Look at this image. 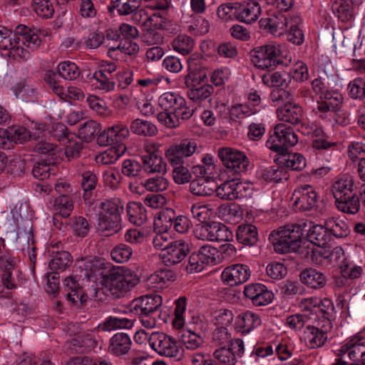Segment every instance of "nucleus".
<instances>
[{"instance_id": "1", "label": "nucleus", "mask_w": 365, "mask_h": 365, "mask_svg": "<svg viewBox=\"0 0 365 365\" xmlns=\"http://www.w3.org/2000/svg\"><path fill=\"white\" fill-rule=\"evenodd\" d=\"M162 112L157 115L158 121L169 128H175L180 120L190 119L195 113V108L187 106L184 98L176 93L167 92L158 99Z\"/></svg>"}, {"instance_id": "2", "label": "nucleus", "mask_w": 365, "mask_h": 365, "mask_svg": "<svg viewBox=\"0 0 365 365\" xmlns=\"http://www.w3.org/2000/svg\"><path fill=\"white\" fill-rule=\"evenodd\" d=\"M305 226L304 222L292 224L280 227L277 230H273L269 236V240L272 243L274 251L279 254L292 252L303 253L302 237Z\"/></svg>"}, {"instance_id": "3", "label": "nucleus", "mask_w": 365, "mask_h": 365, "mask_svg": "<svg viewBox=\"0 0 365 365\" xmlns=\"http://www.w3.org/2000/svg\"><path fill=\"white\" fill-rule=\"evenodd\" d=\"M139 280L135 273L123 267H113L104 277L106 287L115 298L123 297L138 284Z\"/></svg>"}, {"instance_id": "4", "label": "nucleus", "mask_w": 365, "mask_h": 365, "mask_svg": "<svg viewBox=\"0 0 365 365\" xmlns=\"http://www.w3.org/2000/svg\"><path fill=\"white\" fill-rule=\"evenodd\" d=\"M162 297L160 295H145L133 299L129 310L140 318L142 325L151 329L156 325L155 314L162 305Z\"/></svg>"}, {"instance_id": "5", "label": "nucleus", "mask_w": 365, "mask_h": 365, "mask_svg": "<svg viewBox=\"0 0 365 365\" xmlns=\"http://www.w3.org/2000/svg\"><path fill=\"white\" fill-rule=\"evenodd\" d=\"M252 63L258 68L274 69L277 65L283 64L281 57L279 45L276 43H268L257 46L250 52Z\"/></svg>"}, {"instance_id": "6", "label": "nucleus", "mask_w": 365, "mask_h": 365, "mask_svg": "<svg viewBox=\"0 0 365 365\" xmlns=\"http://www.w3.org/2000/svg\"><path fill=\"white\" fill-rule=\"evenodd\" d=\"M298 143V136L293 128L284 123H278L270 130V135L266 146L276 153H283L289 147Z\"/></svg>"}, {"instance_id": "7", "label": "nucleus", "mask_w": 365, "mask_h": 365, "mask_svg": "<svg viewBox=\"0 0 365 365\" xmlns=\"http://www.w3.org/2000/svg\"><path fill=\"white\" fill-rule=\"evenodd\" d=\"M217 155L222 165L235 174L245 173L250 163L244 152L229 147L220 148Z\"/></svg>"}, {"instance_id": "8", "label": "nucleus", "mask_w": 365, "mask_h": 365, "mask_svg": "<svg viewBox=\"0 0 365 365\" xmlns=\"http://www.w3.org/2000/svg\"><path fill=\"white\" fill-rule=\"evenodd\" d=\"M149 344L160 356L170 358L181 356V349L176 340L165 333H152L149 338Z\"/></svg>"}, {"instance_id": "9", "label": "nucleus", "mask_w": 365, "mask_h": 365, "mask_svg": "<svg viewBox=\"0 0 365 365\" xmlns=\"http://www.w3.org/2000/svg\"><path fill=\"white\" fill-rule=\"evenodd\" d=\"M197 149V143L190 139H184L179 143L170 145L165 150V158L171 165L185 163V160L193 155Z\"/></svg>"}, {"instance_id": "10", "label": "nucleus", "mask_w": 365, "mask_h": 365, "mask_svg": "<svg viewBox=\"0 0 365 365\" xmlns=\"http://www.w3.org/2000/svg\"><path fill=\"white\" fill-rule=\"evenodd\" d=\"M291 200L297 210L309 211L317 206L318 195L311 185H305L294 190Z\"/></svg>"}, {"instance_id": "11", "label": "nucleus", "mask_w": 365, "mask_h": 365, "mask_svg": "<svg viewBox=\"0 0 365 365\" xmlns=\"http://www.w3.org/2000/svg\"><path fill=\"white\" fill-rule=\"evenodd\" d=\"M189 251V245L182 240H178L169 243L160 253V258L165 266H173L181 262Z\"/></svg>"}, {"instance_id": "12", "label": "nucleus", "mask_w": 365, "mask_h": 365, "mask_svg": "<svg viewBox=\"0 0 365 365\" xmlns=\"http://www.w3.org/2000/svg\"><path fill=\"white\" fill-rule=\"evenodd\" d=\"M15 31L12 32L6 27L0 26V49L8 50L14 58H20L26 61L30 57V53L24 48L16 46Z\"/></svg>"}, {"instance_id": "13", "label": "nucleus", "mask_w": 365, "mask_h": 365, "mask_svg": "<svg viewBox=\"0 0 365 365\" xmlns=\"http://www.w3.org/2000/svg\"><path fill=\"white\" fill-rule=\"evenodd\" d=\"M250 275L251 271L247 264H235L224 269L221 278L225 283L233 287L246 282Z\"/></svg>"}, {"instance_id": "14", "label": "nucleus", "mask_w": 365, "mask_h": 365, "mask_svg": "<svg viewBox=\"0 0 365 365\" xmlns=\"http://www.w3.org/2000/svg\"><path fill=\"white\" fill-rule=\"evenodd\" d=\"M338 351V358L344 357L345 359L347 355L351 363L365 362V341L361 339H351Z\"/></svg>"}, {"instance_id": "15", "label": "nucleus", "mask_w": 365, "mask_h": 365, "mask_svg": "<svg viewBox=\"0 0 365 365\" xmlns=\"http://www.w3.org/2000/svg\"><path fill=\"white\" fill-rule=\"evenodd\" d=\"M245 296L250 299L255 306H265L272 302L274 294L262 284H250L245 286Z\"/></svg>"}, {"instance_id": "16", "label": "nucleus", "mask_w": 365, "mask_h": 365, "mask_svg": "<svg viewBox=\"0 0 365 365\" xmlns=\"http://www.w3.org/2000/svg\"><path fill=\"white\" fill-rule=\"evenodd\" d=\"M16 46L24 48L23 46L31 49L36 50L41 44V39L36 31L21 24L16 27Z\"/></svg>"}, {"instance_id": "17", "label": "nucleus", "mask_w": 365, "mask_h": 365, "mask_svg": "<svg viewBox=\"0 0 365 365\" xmlns=\"http://www.w3.org/2000/svg\"><path fill=\"white\" fill-rule=\"evenodd\" d=\"M129 135V129L121 124L115 125L100 133L97 138L98 145L106 146L121 142Z\"/></svg>"}, {"instance_id": "18", "label": "nucleus", "mask_w": 365, "mask_h": 365, "mask_svg": "<svg viewBox=\"0 0 365 365\" xmlns=\"http://www.w3.org/2000/svg\"><path fill=\"white\" fill-rule=\"evenodd\" d=\"M131 345L132 340L128 334L118 332L110 339L108 352L113 356H120L129 351Z\"/></svg>"}, {"instance_id": "19", "label": "nucleus", "mask_w": 365, "mask_h": 365, "mask_svg": "<svg viewBox=\"0 0 365 365\" xmlns=\"http://www.w3.org/2000/svg\"><path fill=\"white\" fill-rule=\"evenodd\" d=\"M259 23L261 27L264 26L268 29L272 35L280 36L287 30L290 24V18L279 14L266 19H261Z\"/></svg>"}, {"instance_id": "20", "label": "nucleus", "mask_w": 365, "mask_h": 365, "mask_svg": "<svg viewBox=\"0 0 365 365\" xmlns=\"http://www.w3.org/2000/svg\"><path fill=\"white\" fill-rule=\"evenodd\" d=\"M277 115L279 120L294 125L301 122L303 110L298 104L288 103L277 108Z\"/></svg>"}, {"instance_id": "21", "label": "nucleus", "mask_w": 365, "mask_h": 365, "mask_svg": "<svg viewBox=\"0 0 365 365\" xmlns=\"http://www.w3.org/2000/svg\"><path fill=\"white\" fill-rule=\"evenodd\" d=\"M281 155L277 159L282 168L292 170H302L307 165L305 158L298 153H279Z\"/></svg>"}, {"instance_id": "22", "label": "nucleus", "mask_w": 365, "mask_h": 365, "mask_svg": "<svg viewBox=\"0 0 365 365\" xmlns=\"http://www.w3.org/2000/svg\"><path fill=\"white\" fill-rule=\"evenodd\" d=\"M237 19L246 24L257 21L261 14L260 4L248 2L245 5L237 4Z\"/></svg>"}, {"instance_id": "23", "label": "nucleus", "mask_w": 365, "mask_h": 365, "mask_svg": "<svg viewBox=\"0 0 365 365\" xmlns=\"http://www.w3.org/2000/svg\"><path fill=\"white\" fill-rule=\"evenodd\" d=\"M299 277L302 283L313 289L323 288L327 281V278L324 273L313 268L303 270Z\"/></svg>"}, {"instance_id": "24", "label": "nucleus", "mask_w": 365, "mask_h": 365, "mask_svg": "<svg viewBox=\"0 0 365 365\" xmlns=\"http://www.w3.org/2000/svg\"><path fill=\"white\" fill-rule=\"evenodd\" d=\"M126 213L129 222L136 226L143 225L147 220V210L140 202H129L126 205Z\"/></svg>"}, {"instance_id": "25", "label": "nucleus", "mask_w": 365, "mask_h": 365, "mask_svg": "<svg viewBox=\"0 0 365 365\" xmlns=\"http://www.w3.org/2000/svg\"><path fill=\"white\" fill-rule=\"evenodd\" d=\"M185 83L189 88L187 91V98L197 103H200L203 101L208 99L214 93V88L210 84H203L200 86H196L194 84H189L187 76L185 79Z\"/></svg>"}, {"instance_id": "26", "label": "nucleus", "mask_w": 365, "mask_h": 365, "mask_svg": "<svg viewBox=\"0 0 365 365\" xmlns=\"http://www.w3.org/2000/svg\"><path fill=\"white\" fill-rule=\"evenodd\" d=\"M236 237L240 244L253 246L258 241L257 229L251 224L240 225L237 228Z\"/></svg>"}, {"instance_id": "27", "label": "nucleus", "mask_w": 365, "mask_h": 365, "mask_svg": "<svg viewBox=\"0 0 365 365\" xmlns=\"http://www.w3.org/2000/svg\"><path fill=\"white\" fill-rule=\"evenodd\" d=\"M337 209L348 215L356 214L361 207L359 195L356 192L335 200Z\"/></svg>"}, {"instance_id": "28", "label": "nucleus", "mask_w": 365, "mask_h": 365, "mask_svg": "<svg viewBox=\"0 0 365 365\" xmlns=\"http://www.w3.org/2000/svg\"><path fill=\"white\" fill-rule=\"evenodd\" d=\"M307 239L310 244L317 245V247L326 246L331 240L330 233L324 226L321 225H314L307 232Z\"/></svg>"}, {"instance_id": "29", "label": "nucleus", "mask_w": 365, "mask_h": 365, "mask_svg": "<svg viewBox=\"0 0 365 365\" xmlns=\"http://www.w3.org/2000/svg\"><path fill=\"white\" fill-rule=\"evenodd\" d=\"M143 169L148 173H165L166 163L163 158L155 153H148L141 158Z\"/></svg>"}, {"instance_id": "30", "label": "nucleus", "mask_w": 365, "mask_h": 365, "mask_svg": "<svg viewBox=\"0 0 365 365\" xmlns=\"http://www.w3.org/2000/svg\"><path fill=\"white\" fill-rule=\"evenodd\" d=\"M34 244L32 227L27 225L23 227H18L16 238V248L20 250L26 249V250L34 251L36 250Z\"/></svg>"}, {"instance_id": "31", "label": "nucleus", "mask_w": 365, "mask_h": 365, "mask_svg": "<svg viewBox=\"0 0 365 365\" xmlns=\"http://www.w3.org/2000/svg\"><path fill=\"white\" fill-rule=\"evenodd\" d=\"M262 320L257 314L247 311L238 315L236 321L237 327L242 333H249L261 325Z\"/></svg>"}, {"instance_id": "32", "label": "nucleus", "mask_w": 365, "mask_h": 365, "mask_svg": "<svg viewBox=\"0 0 365 365\" xmlns=\"http://www.w3.org/2000/svg\"><path fill=\"white\" fill-rule=\"evenodd\" d=\"M258 175L259 178L267 182H278L289 178L287 170L282 168L279 162H277V165L260 169L258 172Z\"/></svg>"}, {"instance_id": "33", "label": "nucleus", "mask_w": 365, "mask_h": 365, "mask_svg": "<svg viewBox=\"0 0 365 365\" xmlns=\"http://www.w3.org/2000/svg\"><path fill=\"white\" fill-rule=\"evenodd\" d=\"M121 217H112L98 213L97 229L102 233L108 232L106 235L116 233L120 228Z\"/></svg>"}, {"instance_id": "34", "label": "nucleus", "mask_w": 365, "mask_h": 365, "mask_svg": "<svg viewBox=\"0 0 365 365\" xmlns=\"http://www.w3.org/2000/svg\"><path fill=\"white\" fill-rule=\"evenodd\" d=\"M354 187V180L351 176L344 175L337 180L332 185L335 200L355 192Z\"/></svg>"}, {"instance_id": "35", "label": "nucleus", "mask_w": 365, "mask_h": 365, "mask_svg": "<svg viewBox=\"0 0 365 365\" xmlns=\"http://www.w3.org/2000/svg\"><path fill=\"white\" fill-rule=\"evenodd\" d=\"M331 9L338 19L343 22H348L354 19V7L351 0H334Z\"/></svg>"}, {"instance_id": "36", "label": "nucleus", "mask_w": 365, "mask_h": 365, "mask_svg": "<svg viewBox=\"0 0 365 365\" xmlns=\"http://www.w3.org/2000/svg\"><path fill=\"white\" fill-rule=\"evenodd\" d=\"M99 208L101 210L98 213L121 217L124 210V202L119 197H113L101 202Z\"/></svg>"}, {"instance_id": "37", "label": "nucleus", "mask_w": 365, "mask_h": 365, "mask_svg": "<svg viewBox=\"0 0 365 365\" xmlns=\"http://www.w3.org/2000/svg\"><path fill=\"white\" fill-rule=\"evenodd\" d=\"M130 130L133 133L144 137L155 136L158 133V128L153 123L140 118L131 122Z\"/></svg>"}, {"instance_id": "38", "label": "nucleus", "mask_w": 365, "mask_h": 365, "mask_svg": "<svg viewBox=\"0 0 365 365\" xmlns=\"http://www.w3.org/2000/svg\"><path fill=\"white\" fill-rule=\"evenodd\" d=\"M307 250L305 254V257L310 258L312 262L317 265L322 267H327L329 265V248L325 246L309 247V245L307 246Z\"/></svg>"}, {"instance_id": "39", "label": "nucleus", "mask_w": 365, "mask_h": 365, "mask_svg": "<svg viewBox=\"0 0 365 365\" xmlns=\"http://www.w3.org/2000/svg\"><path fill=\"white\" fill-rule=\"evenodd\" d=\"M190 192L197 196H210L215 190V185L213 181L205 178H198L192 180L190 184Z\"/></svg>"}, {"instance_id": "40", "label": "nucleus", "mask_w": 365, "mask_h": 365, "mask_svg": "<svg viewBox=\"0 0 365 365\" xmlns=\"http://www.w3.org/2000/svg\"><path fill=\"white\" fill-rule=\"evenodd\" d=\"M301 19L299 16L290 17V24L287 29V39L294 45H302L304 41V35L299 24Z\"/></svg>"}, {"instance_id": "41", "label": "nucleus", "mask_w": 365, "mask_h": 365, "mask_svg": "<svg viewBox=\"0 0 365 365\" xmlns=\"http://www.w3.org/2000/svg\"><path fill=\"white\" fill-rule=\"evenodd\" d=\"M262 81L270 87L287 88L291 83V77L288 73L276 71L263 75Z\"/></svg>"}, {"instance_id": "42", "label": "nucleus", "mask_w": 365, "mask_h": 365, "mask_svg": "<svg viewBox=\"0 0 365 365\" xmlns=\"http://www.w3.org/2000/svg\"><path fill=\"white\" fill-rule=\"evenodd\" d=\"M325 222L330 235H332L336 237L342 238L349 235L348 225L344 220L339 218L329 217Z\"/></svg>"}, {"instance_id": "43", "label": "nucleus", "mask_w": 365, "mask_h": 365, "mask_svg": "<svg viewBox=\"0 0 365 365\" xmlns=\"http://www.w3.org/2000/svg\"><path fill=\"white\" fill-rule=\"evenodd\" d=\"M72 262V257L68 252H56L49 262V267L53 272L63 271L70 267Z\"/></svg>"}, {"instance_id": "44", "label": "nucleus", "mask_w": 365, "mask_h": 365, "mask_svg": "<svg viewBox=\"0 0 365 365\" xmlns=\"http://www.w3.org/2000/svg\"><path fill=\"white\" fill-rule=\"evenodd\" d=\"M306 334L309 348L316 349L325 344L328 339L327 334L312 326H308Z\"/></svg>"}, {"instance_id": "45", "label": "nucleus", "mask_w": 365, "mask_h": 365, "mask_svg": "<svg viewBox=\"0 0 365 365\" xmlns=\"http://www.w3.org/2000/svg\"><path fill=\"white\" fill-rule=\"evenodd\" d=\"M195 42L192 38L185 34L178 35L172 42L173 48L182 55L189 54L194 48Z\"/></svg>"}, {"instance_id": "46", "label": "nucleus", "mask_w": 365, "mask_h": 365, "mask_svg": "<svg viewBox=\"0 0 365 365\" xmlns=\"http://www.w3.org/2000/svg\"><path fill=\"white\" fill-rule=\"evenodd\" d=\"M56 166L54 164L41 160L36 163L32 169L34 177L39 180H44L50 178L51 175H55Z\"/></svg>"}, {"instance_id": "47", "label": "nucleus", "mask_w": 365, "mask_h": 365, "mask_svg": "<svg viewBox=\"0 0 365 365\" xmlns=\"http://www.w3.org/2000/svg\"><path fill=\"white\" fill-rule=\"evenodd\" d=\"M235 180H227L222 183L220 186H215L217 195L222 200H233L237 199L236 192Z\"/></svg>"}, {"instance_id": "48", "label": "nucleus", "mask_w": 365, "mask_h": 365, "mask_svg": "<svg viewBox=\"0 0 365 365\" xmlns=\"http://www.w3.org/2000/svg\"><path fill=\"white\" fill-rule=\"evenodd\" d=\"M58 75L66 80H75L80 76V70L75 63L63 61L58 66Z\"/></svg>"}, {"instance_id": "49", "label": "nucleus", "mask_w": 365, "mask_h": 365, "mask_svg": "<svg viewBox=\"0 0 365 365\" xmlns=\"http://www.w3.org/2000/svg\"><path fill=\"white\" fill-rule=\"evenodd\" d=\"M348 93L351 98L354 100H365V81L361 78H356L348 84Z\"/></svg>"}, {"instance_id": "50", "label": "nucleus", "mask_w": 365, "mask_h": 365, "mask_svg": "<svg viewBox=\"0 0 365 365\" xmlns=\"http://www.w3.org/2000/svg\"><path fill=\"white\" fill-rule=\"evenodd\" d=\"M212 356L221 365H236L237 363L235 354L227 346L217 348Z\"/></svg>"}, {"instance_id": "51", "label": "nucleus", "mask_w": 365, "mask_h": 365, "mask_svg": "<svg viewBox=\"0 0 365 365\" xmlns=\"http://www.w3.org/2000/svg\"><path fill=\"white\" fill-rule=\"evenodd\" d=\"M133 320L125 317H109L103 322V329L110 331L115 329H130L133 326Z\"/></svg>"}, {"instance_id": "52", "label": "nucleus", "mask_w": 365, "mask_h": 365, "mask_svg": "<svg viewBox=\"0 0 365 365\" xmlns=\"http://www.w3.org/2000/svg\"><path fill=\"white\" fill-rule=\"evenodd\" d=\"M231 332L225 327L216 328L212 334V343L215 346L225 347L231 341Z\"/></svg>"}, {"instance_id": "53", "label": "nucleus", "mask_w": 365, "mask_h": 365, "mask_svg": "<svg viewBox=\"0 0 365 365\" xmlns=\"http://www.w3.org/2000/svg\"><path fill=\"white\" fill-rule=\"evenodd\" d=\"M99 124L94 120H88L81 125L78 129V136L84 141L90 142L99 132Z\"/></svg>"}, {"instance_id": "54", "label": "nucleus", "mask_w": 365, "mask_h": 365, "mask_svg": "<svg viewBox=\"0 0 365 365\" xmlns=\"http://www.w3.org/2000/svg\"><path fill=\"white\" fill-rule=\"evenodd\" d=\"M33 8L38 16L44 19H50L54 14L51 0H33Z\"/></svg>"}, {"instance_id": "55", "label": "nucleus", "mask_w": 365, "mask_h": 365, "mask_svg": "<svg viewBox=\"0 0 365 365\" xmlns=\"http://www.w3.org/2000/svg\"><path fill=\"white\" fill-rule=\"evenodd\" d=\"M103 180L106 187L115 190L121 183L122 175L117 169L110 168L103 172Z\"/></svg>"}, {"instance_id": "56", "label": "nucleus", "mask_w": 365, "mask_h": 365, "mask_svg": "<svg viewBox=\"0 0 365 365\" xmlns=\"http://www.w3.org/2000/svg\"><path fill=\"white\" fill-rule=\"evenodd\" d=\"M173 178L175 183L182 185L190 182L192 179V173L188 169V165L185 163L172 165Z\"/></svg>"}, {"instance_id": "57", "label": "nucleus", "mask_w": 365, "mask_h": 365, "mask_svg": "<svg viewBox=\"0 0 365 365\" xmlns=\"http://www.w3.org/2000/svg\"><path fill=\"white\" fill-rule=\"evenodd\" d=\"M143 187L148 191L159 192L165 190L168 187V181L163 176H155L145 180Z\"/></svg>"}, {"instance_id": "58", "label": "nucleus", "mask_w": 365, "mask_h": 365, "mask_svg": "<svg viewBox=\"0 0 365 365\" xmlns=\"http://www.w3.org/2000/svg\"><path fill=\"white\" fill-rule=\"evenodd\" d=\"M142 41L148 45L160 44L163 42L164 37L159 30L145 26L141 30Z\"/></svg>"}, {"instance_id": "59", "label": "nucleus", "mask_w": 365, "mask_h": 365, "mask_svg": "<svg viewBox=\"0 0 365 365\" xmlns=\"http://www.w3.org/2000/svg\"><path fill=\"white\" fill-rule=\"evenodd\" d=\"M132 255L133 249L125 244H119L110 252L111 258L118 263L128 261Z\"/></svg>"}, {"instance_id": "60", "label": "nucleus", "mask_w": 365, "mask_h": 365, "mask_svg": "<svg viewBox=\"0 0 365 365\" xmlns=\"http://www.w3.org/2000/svg\"><path fill=\"white\" fill-rule=\"evenodd\" d=\"M258 111V108L251 107L250 104H237L231 107L230 114L232 119L245 118L255 114Z\"/></svg>"}, {"instance_id": "61", "label": "nucleus", "mask_w": 365, "mask_h": 365, "mask_svg": "<svg viewBox=\"0 0 365 365\" xmlns=\"http://www.w3.org/2000/svg\"><path fill=\"white\" fill-rule=\"evenodd\" d=\"M175 308L174 310V319L173 320V324L176 329H181L185 324V319L183 314L186 309V298L180 297L175 302Z\"/></svg>"}, {"instance_id": "62", "label": "nucleus", "mask_w": 365, "mask_h": 365, "mask_svg": "<svg viewBox=\"0 0 365 365\" xmlns=\"http://www.w3.org/2000/svg\"><path fill=\"white\" fill-rule=\"evenodd\" d=\"M288 74L291 77V80L294 79L299 82L306 81L309 78L308 67L302 61H297L294 63Z\"/></svg>"}, {"instance_id": "63", "label": "nucleus", "mask_w": 365, "mask_h": 365, "mask_svg": "<svg viewBox=\"0 0 365 365\" xmlns=\"http://www.w3.org/2000/svg\"><path fill=\"white\" fill-rule=\"evenodd\" d=\"M9 135L11 142L15 143H23L31 138V131H29L23 126H13L8 129Z\"/></svg>"}, {"instance_id": "64", "label": "nucleus", "mask_w": 365, "mask_h": 365, "mask_svg": "<svg viewBox=\"0 0 365 365\" xmlns=\"http://www.w3.org/2000/svg\"><path fill=\"white\" fill-rule=\"evenodd\" d=\"M175 279V272L168 269L158 270L149 278L152 282L158 283L160 287L165 285L167 282L174 281Z\"/></svg>"}]
</instances>
